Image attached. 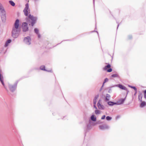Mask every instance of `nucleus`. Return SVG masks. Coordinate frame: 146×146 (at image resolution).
<instances>
[{
	"mask_svg": "<svg viewBox=\"0 0 146 146\" xmlns=\"http://www.w3.org/2000/svg\"><path fill=\"white\" fill-rule=\"evenodd\" d=\"M143 92H144V98L145 99H146V90H145L144 91H143Z\"/></svg>",
	"mask_w": 146,
	"mask_h": 146,
	"instance_id": "27",
	"label": "nucleus"
},
{
	"mask_svg": "<svg viewBox=\"0 0 146 146\" xmlns=\"http://www.w3.org/2000/svg\"><path fill=\"white\" fill-rule=\"evenodd\" d=\"M119 87L121 89L123 90H126L127 89L125 87L121 84L119 85Z\"/></svg>",
	"mask_w": 146,
	"mask_h": 146,
	"instance_id": "18",
	"label": "nucleus"
},
{
	"mask_svg": "<svg viewBox=\"0 0 146 146\" xmlns=\"http://www.w3.org/2000/svg\"><path fill=\"white\" fill-rule=\"evenodd\" d=\"M17 84L16 83L13 85H9V88L11 92H13L15 90L17 87Z\"/></svg>",
	"mask_w": 146,
	"mask_h": 146,
	"instance_id": "3",
	"label": "nucleus"
},
{
	"mask_svg": "<svg viewBox=\"0 0 146 146\" xmlns=\"http://www.w3.org/2000/svg\"><path fill=\"white\" fill-rule=\"evenodd\" d=\"M19 25V20L18 19L16 20L15 24V27L13 29L12 32V36L14 38H17L19 35L20 31L18 28Z\"/></svg>",
	"mask_w": 146,
	"mask_h": 146,
	"instance_id": "2",
	"label": "nucleus"
},
{
	"mask_svg": "<svg viewBox=\"0 0 146 146\" xmlns=\"http://www.w3.org/2000/svg\"><path fill=\"white\" fill-rule=\"evenodd\" d=\"M101 100H99L98 101V103H99V104H100V103L101 102Z\"/></svg>",
	"mask_w": 146,
	"mask_h": 146,
	"instance_id": "35",
	"label": "nucleus"
},
{
	"mask_svg": "<svg viewBox=\"0 0 146 146\" xmlns=\"http://www.w3.org/2000/svg\"><path fill=\"white\" fill-rule=\"evenodd\" d=\"M95 112L96 114H98L100 113V111L97 110H95Z\"/></svg>",
	"mask_w": 146,
	"mask_h": 146,
	"instance_id": "28",
	"label": "nucleus"
},
{
	"mask_svg": "<svg viewBox=\"0 0 146 146\" xmlns=\"http://www.w3.org/2000/svg\"><path fill=\"white\" fill-rule=\"evenodd\" d=\"M108 81V79L107 78H106L104 80V82H103V85L102 86V87H103V86H104V84L106 82H107Z\"/></svg>",
	"mask_w": 146,
	"mask_h": 146,
	"instance_id": "24",
	"label": "nucleus"
},
{
	"mask_svg": "<svg viewBox=\"0 0 146 146\" xmlns=\"http://www.w3.org/2000/svg\"><path fill=\"white\" fill-rule=\"evenodd\" d=\"M1 5H2L1 4V3H0V7Z\"/></svg>",
	"mask_w": 146,
	"mask_h": 146,
	"instance_id": "37",
	"label": "nucleus"
},
{
	"mask_svg": "<svg viewBox=\"0 0 146 146\" xmlns=\"http://www.w3.org/2000/svg\"><path fill=\"white\" fill-rule=\"evenodd\" d=\"M111 119L112 118L111 117H110L109 116H107L106 117V119L107 120H111Z\"/></svg>",
	"mask_w": 146,
	"mask_h": 146,
	"instance_id": "26",
	"label": "nucleus"
},
{
	"mask_svg": "<svg viewBox=\"0 0 146 146\" xmlns=\"http://www.w3.org/2000/svg\"><path fill=\"white\" fill-rule=\"evenodd\" d=\"M110 98V96L108 94H106L105 98V101H109Z\"/></svg>",
	"mask_w": 146,
	"mask_h": 146,
	"instance_id": "14",
	"label": "nucleus"
},
{
	"mask_svg": "<svg viewBox=\"0 0 146 146\" xmlns=\"http://www.w3.org/2000/svg\"><path fill=\"white\" fill-rule=\"evenodd\" d=\"M135 93L134 95L135 96V95H136L137 93V89L136 90H135Z\"/></svg>",
	"mask_w": 146,
	"mask_h": 146,
	"instance_id": "34",
	"label": "nucleus"
},
{
	"mask_svg": "<svg viewBox=\"0 0 146 146\" xmlns=\"http://www.w3.org/2000/svg\"><path fill=\"white\" fill-rule=\"evenodd\" d=\"M34 31L35 33L36 34H38L39 33V31L38 29L36 28H35L34 29Z\"/></svg>",
	"mask_w": 146,
	"mask_h": 146,
	"instance_id": "25",
	"label": "nucleus"
},
{
	"mask_svg": "<svg viewBox=\"0 0 146 146\" xmlns=\"http://www.w3.org/2000/svg\"><path fill=\"white\" fill-rule=\"evenodd\" d=\"M108 104L109 105L112 106L114 105H116L117 103L112 102L110 101L108 102Z\"/></svg>",
	"mask_w": 146,
	"mask_h": 146,
	"instance_id": "15",
	"label": "nucleus"
},
{
	"mask_svg": "<svg viewBox=\"0 0 146 146\" xmlns=\"http://www.w3.org/2000/svg\"><path fill=\"white\" fill-rule=\"evenodd\" d=\"M38 35V38H40V35L38 33V34H37Z\"/></svg>",
	"mask_w": 146,
	"mask_h": 146,
	"instance_id": "33",
	"label": "nucleus"
},
{
	"mask_svg": "<svg viewBox=\"0 0 146 146\" xmlns=\"http://www.w3.org/2000/svg\"><path fill=\"white\" fill-rule=\"evenodd\" d=\"M99 96V95L98 94L94 98V99L93 100V104H96V100L98 98Z\"/></svg>",
	"mask_w": 146,
	"mask_h": 146,
	"instance_id": "13",
	"label": "nucleus"
},
{
	"mask_svg": "<svg viewBox=\"0 0 146 146\" xmlns=\"http://www.w3.org/2000/svg\"><path fill=\"white\" fill-rule=\"evenodd\" d=\"M97 123H100V122H98Z\"/></svg>",
	"mask_w": 146,
	"mask_h": 146,
	"instance_id": "40",
	"label": "nucleus"
},
{
	"mask_svg": "<svg viewBox=\"0 0 146 146\" xmlns=\"http://www.w3.org/2000/svg\"><path fill=\"white\" fill-rule=\"evenodd\" d=\"M111 77L114 78L117 77H119V75L117 74H113L111 75Z\"/></svg>",
	"mask_w": 146,
	"mask_h": 146,
	"instance_id": "22",
	"label": "nucleus"
},
{
	"mask_svg": "<svg viewBox=\"0 0 146 146\" xmlns=\"http://www.w3.org/2000/svg\"><path fill=\"white\" fill-rule=\"evenodd\" d=\"M91 119L93 121H95L96 120V118L94 117V115H92L91 117Z\"/></svg>",
	"mask_w": 146,
	"mask_h": 146,
	"instance_id": "20",
	"label": "nucleus"
},
{
	"mask_svg": "<svg viewBox=\"0 0 146 146\" xmlns=\"http://www.w3.org/2000/svg\"><path fill=\"white\" fill-rule=\"evenodd\" d=\"M4 10H5V9L4 8V7H3L2 5H1L0 7V12H1L2 11H4Z\"/></svg>",
	"mask_w": 146,
	"mask_h": 146,
	"instance_id": "23",
	"label": "nucleus"
},
{
	"mask_svg": "<svg viewBox=\"0 0 146 146\" xmlns=\"http://www.w3.org/2000/svg\"><path fill=\"white\" fill-rule=\"evenodd\" d=\"M11 40L10 39H9L7 40L5 44V46L7 47V46H8L9 45V44L11 42Z\"/></svg>",
	"mask_w": 146,
	"mask_h": 146,
	"instance_id": "17",
	"label": "nucleus"
},
{
	"mask_svg": "<svg viewBox=\"0 0 146 146\" xmlns=\"http://www.w3.org/2000/svg\"><path fill=\"white\" fill-rule=\"evenodd\" d=\"M1 12V17L3 21H5L6 18V13L5 10Z\"/></svg>",
	"mask_w": 146,
	"mask_h": 146,
	"instance_id": "7",
	"label": "nucleus"
},
{
	"mask_svg": "<svg viewBox=\"0 0 146 146\" xmlns=\"http://www.w3.org/2000/svg\"><path fill=\"white\" fill-rule=\"evenodd\" d=\"M93 3H94V0H93Z\"/></svg>",
	"mask_w": 146,
	"mask_h": 146,
	"instance_id": "38",
	"label": "nucleus"
},
{
	"mask_svg": "<svg viewBox=\"0 0 146 146\" xmlns=\"http://www.w3.org/2000/svg\"><path fill=\"white\" fill-rule=\"evenodd\" d=\"M143 97V94L142 93L140 92H139V95L138 97V100L140 102H142V98Z\"/></svg>",
	"mask_w": 146,
	"mask_h": 146,
	"instance_id": "11",
	"label": "nucleus"
},
{
	"mask_svg": "<svg viewBox=\"0 0 146 146\" xmlns=\"http://www.w3.org/2000/svg\"><path fill=\"white\" fill-rule=\"evenodd\" d=\"M111 89H110L109 90V91H108V92H109V93H110V92H111Z\"/></svg>",
	"mask_w": 146,
	"mask_h": 146,
	"instance_id": "36",
	"label": "nucleus"
},
{
	"mask_svg": "<svg viewBox=\"0 0 146 146\" xmlns=\"http://www.w3.org/2000/svg\"><path fill=\"white\" fill-rule=\"evenodd\" d=\"M97 105L99 109L101 110H103L104 109V106L103 105L99 103H98Z\"/></svg>",
	"mask_w": 146,
	"mask_h": 146,
	"instance_id": "12",
	"label": "nucleus"
},
{
	"mask_svg": "<svg viewBox=\"0 0 146 146\" xmlns=\"http://www.w3.org/2000/svg\"><path fill=\"white\" fill-rule=\"evenodd\" d=\"M99 127L100 129L104 130L105 129H108L109 128V126L106 124L100 125L99 126Z\"/></svg>",
	"mask_w": 146,
	"mask_h": 146,
	"instance_id": "9",
	"label": "nucleus"
},
{
	"mask_svg": "<svg viewBox=\"0 0 146 146\" xmlns=\"http://www.w3.org/2000/svg\"><path fill=\"white\" fill-rule=\"evenodd\" d=\"M40 69H41L42 70H44V71H47L48 72L50 71H47L46 70V69H45V66L44 65H42V66H40Z\"/></svg>",
	"mask_w": 146,
	"mask_h": 146,
	"instance_id": "19",
	"label": "nucleus"
},
{
	"mask_svg": "<svg viewBox=\"0 0 146 146\" xmlns=\"http://www.w3.org/2000/svg\"><path fill=\"white\" fill-rule=\"evenodd\" d=\"M105 117H106L105 115H103L101 119H104L105 118Z\"/></svg>",
	"mask_w": 146,
	"mask_h": 146,
	"instance_id": "31",
	"label": "nucleus"
},
{
	"mask_svg": "<svg viewBox=\"0 0 146 146\" xmlns=\"http://www.w3.org/2000/svg\"><path fill=\"white\" fill-rule=\"evenodd\" d=\"M29 9V4L27 3L25 4V7L23 10V12L24 13L25 15L26 16L28 15V10Z\"/></svg>",
	"mask_w": 146,
	"mask_h": 146,
	"instance_id": "6",
	"label": "nucleus"
},
{
	"mask_svg": "<svg viewBox=\"0 0 146 146\" xmlns=\"http://www.w3.org/2000/svg\"><path fill=\"white\" fill-rule=\"evenodd\" d=\"M110 67L111 65L110 64H108L106 66L103 68V70H107V72H111L112 71V69Z\"/></svg>",
	"mask_w": 146,
	"mask_h": 146,
	"instance_id": "5",
	"label": "nucleus"
},
{
	"mask_svg": "<svg viewBox=\"0 0 146 146\" xmlns=\"http://www.w3.org/2000/svg\"><path fill=\"white\" fill-rule=\"evenodd\" d=\"M26 20L27 22L23 23L22 26L23 31L24 32H27L29 30L28 24L31 25V23L32 26L34 25L36 23L37 18L30 14L29 15L28 17L26 18Z\"/></svg>",
	"mask_w": 146,
	"mask_h": 146,
	"instance_id": "1",
	"label": "nucleus"
},
{
	"mask_svg": "<svg viewBox=\"0 0 146 146\" xmlns=\"http://www.w3.org/2000/svg\"><path fill=\"white\" fill-rule=\"evenodd\" d=\"M129 87L135 90H136L137 89V88L135 86H129Z\"/></svg>",
	"mask_w": 146,
	"mask_h": 146,
	"instance_id": "29",
	"label": "nucleus"
},
{
	"mask_svg": "<svg viewBox=\"0 0 146 146\" xmlns=\"http://www.w3.org/2000/svg\"><path fill=\"white\" fill-rule=\"evenodd\" d=\"M31 39L30 36H28L24 38V42L27 45H30L31 44Z\"/></svg>",
	"mask_w": 146,
	"mask_h": 146,
	"instance_id": "4",
	"label": "nucleus"
},
{
	"mask_svg": "<svg viewBox=\"0 0 146 146\" xmlns=\"http://www.w3.org/2000/svg\"><path fill=\"white\" fill-rule=\"evenodd\" d=\"M119 24H118V25L117 28H118V27H119Z\"/></svg>",
	"mask_w": 146,
	"mask_h": 146,
	"instance_id": "39",
	"label": "nucleus"
},
{
	"mask_svg": "<svg viewBox=\"0 0 146 146\" xmlns=\"http://www.w3.org/2000/svg\"><path fill=\"white\" fill-rule=\"evenodd\" d=\"M125 98L124 99H121L119 100L116 103H117L116 105H120L123 104L125 101Z\"/></svg>",
	"mask_w": 146,
	"mask_h": 146,
	"instance_id": "10",
	"label": "nucleus"
},
{
	"mask_svg": "<svg viewBox=\"0 0 146 146\" xmlns=\"http://www.w3.org/2000/svg\"><path fill=\"white\" fill-rule=\"evenodd\" d=\"M128 38L129 39H131L132 38V36L131 35H129L128 36Z\"/></svg>",
	"mask_w": 146,
	"mask_h": 146,
	"instance_id": "30",
	"label": "nucleus"
},
{
	"mask_svg": "<svg viewBox=\"0 0 146 146\" xmlns=\"http://www.w3.org/2000/svg\"><path fill=\"white\" fill-rule=\"evenodd\" d=\"M141 102V103L140 104V107L141 108H143L146 105V103L144 101H142Z\"/></svg>",
	"mask_w": 146,
	"mask_h": 146,
	"instance_id": "16",
	"label": "nucleus"
},
{
	"mask_svg": "<svg viewBox=\"0 0 146 146\" xmlns=\"http://www.w3.org/2000/svg\"><path fill=\"white\" fill-rule=\"evenodd\" d=\"M0 81L1 82L2 84L4 86L5 88L6 89V88L5 86V84L3 82V77L2 74V71L0 69Z\"/></svg>",
	"mask_w": 146,
	"mask_h": 146,
	"instance_id": "8",
	"label": "nucleus"
},
{
	"mask_svg": "<svg viewBox=\"0 0 146 146\" xmlns=\"http://www.w3.org/2000/svg\"><path fill=\"white\" fill-rule=\"evenodd\" d=\"M9 3L13 6H15V3L12 1H9Z\"/></svg>",
	"mask_w": 146,
	"mask_h": 146,
	"instance_id": "21",
	"label": "nucleus"
},
{
	"mask_svg": "<svg viewBox=\"0 0 146 146\" xmlns=\"http://www.w3.org/2000/svg\"><path fill=\"white\" fill-rule=\"evenodd\" d=\"M96 104H94V108H95L96 109H97V107H96Z\"/></svg>",
	"mask_w": 146,
	"mask_h": 146,
	"instance_id": "32",
	"label": "nucleus"
}]
</instances>
